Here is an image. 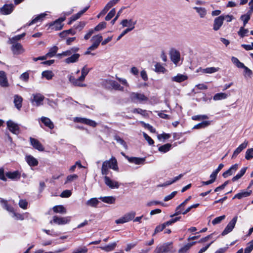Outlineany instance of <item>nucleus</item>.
<instances>
[{
    "label": "nucleus",
    "mask_w": 253,
    "mask_h": 253,
    "mask_svg": "<svg viewBox=\"0 0 253 253\" xmlns=\"http://www.w3.org/2000/svg\"><path fill=\"white\" fill-rule=\"evenodd\" d=\"M173 250L172 243H166L163 245L157 246L154 250V253H167L169 252H174Z\"/></svg>",
    "instance_id": "obj_1"
},
{
    "label": "nucleus",
    "mask_w": 253,
    "mask_h": 253,
    "mask_svg": "<svg viewBox=\"0 0 253 253\" xmlns=\"http://www.w3.org/2000/svg\"><path fill=\"white\" fill-rule=\"evenodd\" d=\"M44 99V96L40 93L32 94L30 101L33 106L38 107L43 104V101Z\"/></svg>",
    "instance_id": "obj_2"
},
{
    "label": "nucleus",
    "mask_w": 253,
    "mask_h": 253,
    "mask_svg": "<svg viewBox=\"0 0 253 253\" xmlns=\"http://www.w3.org/2000/svg\"><path fill=\"white\" fill-rule=\"evenodd\" d=\"M135 212L130 211L126 213L123 216L115 220L116 224H123L132 220L135 216Z\"/></svg>",
    "instance_id": "obj_3"
},
{
    "label": "nucleus",
    "mask_w": 253,
    "mask_h": 253,
    "mask_svg": "<svg viewBox=\"0 0 253 253\" xmlns=\"http://www.w3.org/2000/svg\"><path fill=\"white\" fill-rule=\"evenodd\" d=\"M238 217L235 216L228 223L224 230L221 233L222 236H225L230 233L234 228L236 223L237 221Z\"/></svg>",
    "instance_id": "obj_4"
},
{
    "label": "nucleus",
    "mask_w": 253,
    "mask_h": 253,
    "mask_svg": "<svg viewBox=\"0 0 253 253\" xmlns=\"http://www.w3.org/2000/svg\"><path fill=\"white\" fill-rule=\"evenodd\" d=\"M130 98L133 101H147L148 98L144 94L139 93L132 92L130 94Z\"/></svg>",
    "instance_id": "obj_5"
},
{
    "label": "nucleus",
    "mask_w": 253,
    "mask_h": 253,
    "mask_svg": "<svg viewBox=\"0 0 253 253\" xmlns=\"http://www.w3.org/2000/svg\"><path fill=\"white\" fill-rule=\"evenodd\" d=\"M74 121L84 124L92 127H95L97 125L96 123L94 121L84 118L76 117L74 119Z\"/></svg>",
    "instance_id": "obj_6"
},
{
    "label": "nucleus",
    "mask_w": 253,
    "mask_h": 253,
    "mask_svg": "<svg viewBox=\"0 0 253 253\" xmlns=\"http://www.w3.org/2000/svg\"><path fill=\"white\" fill-rule=\"evenodd\" d=\"M7 126L8 129L13 133L17 134L19 132V128L18 125L11 120L7 122Z\"/></svg>",
    "instance_id": "obj_7"
},
{
    "label": "nucleus",
    "mask_w": 253,
    "mask_h": 253,
    "mask_svg": "<svg viewBox=\"0 0 253 253\" xmlns=\"http://www.w3.org/2000/svg\"><path fill=\"white\" fill-rule=\"evenodd\" d=\"M105 184L110 188L114 189L119 187V184L117 181L111 180L108 176H105L104 177Z\"/></svg>",
    "instance_id": "obj_8"
},
{
    "label": "nucleus",
    "mask_w": 253,
    "mask_h": 253,
    "mask_svg": "<svg viewBox=\"0 0 253 253\" xmlns=\"http://www.w3.org/2000/svg\"><path fill=\"white\" fill-rule=\"evenodd\" d=\"M169 55L171 60L174 64L177 65V63L180 60V55L179 52L175 49H172L170 51Z\"/></svg>",
    "instance_id": "obj_9"
},
{
    "label": "nucleus",
    "mask_w": 253,
    "mask_h": 253,
    "mask_svg": "<svg viewBox=\"0 0 253 253\" xmlns=\"http://www.w3.org/2000/svg\"><path fill=\"white\" fill-rule=\"evenodd\" d=\"M11 50L14 55H19L24 52L22 45L19 43H12Z\"/></svg>",
    "instance_id": "obj_10"
},
{
    "label": "nucleus",
    "mask_w": 253,
    "mask_h": 253,
    "mask_svg": "<svg viewBox=\"0 0 253 253\" xmlns=\"http://www.w3.org/2000/svg\"><path fill=\"white\" fill-rule=\"evenodd\" d=\"M224 16L221 15L215 18L213 22V29L214 31L218 30L223 24Z\"/></svg>",
    "instance_id": "obj_11"
},
{
    "label": "nucleus",
    "mask_w": 253,
    "mask_h": 253,
    "mask_svg": "<svg viewBox=\"0 0 253 253\" xmlns=\"http://www.w3.org/2000/svg\"><path fill=\"white\" fill-rule=\"evenodd\" d=\"M14 9V5L12 4H5L0 8V10L3 15L10 14Z\"/></svg>",
    "instance_id": "obj_12"
},
{
    "label": "nucleus",
    "mask_w": 253,
    "mask_h": 253,
    "mask_svg": "<svg viewBox=\"0 0 253 253\" xmlns=\"http://www.w3.org/2000/svg\"><path fill=\"white\" fill-rule=\"evenodd\" d=\"M105 162H108L107 166L109 168L115 171H118L119 168L118 166V162L117 159L114 157H112L110 159L106 160Z\"/></svg>",
    "instance_id": "obj_13"
},
{
    "label": "nucleus",
    "mask_w": 253,
    "mask_h": 253,
    "mask_svg": "<svg viewBox=\"0 0 253 253\" xmlns=\"http://www.w3.org/2000/svg\"><path fill=\"white\" fill-rule=\"evenodd\" d=\"M7 178L12 180H17L21 177V173L17 170L14 171H8L5 173Z\"/></svg>",
    "instance_id": "obj_14"
},
{
    "label": "nucleus",
    "mask_w": 253,
    "mask_h": 253,
    "mask_svg": "<svg viewBox=\"0 0 253 253\" xmlns=\"http://www.w3.org/2000/svg\"><path fill=\"white\" fill-rule=\"evenodd\" d=\"M63 22V18H60L55 21L53 23L50 24V27L52 29L56 31L61 29L63 27L62 22Z\"/></svg>",
    "instance_id": "obj_15"
},
{
    "label": "nucleus",
    "mask_w": 253,
    "mask_h": 253,
    "mask_svg": "<svg viewBox=\"0 0 253 253\" xmlns=\"http://www.w3.org/2000/svg\"><path fill=\"white\" fill-rule=\"evenodd\" d=\"M30 140L31 144L35 149L40 151H43L44 150L43 146L39 140L31 137L30 138Z\"/></svg>",
    "instance_id": "obj_16"
},
{
    "label": "nucleus",
    "mask_w": 253,
    "mask_h": 253,
    "mask_svg": "<svg viewBox=\"0 0 253 253\" xmlns=\"http://www.w3.org/2000/svg\"><path fill=\"white\" fill-rule=\"evenodd\" d=\"M136 21L133 22L132 19H124L122 21L121 24L123 27H128L127 29H131L132 31L135 27Z\"/></svg>",
    "instance_id": "obj_17"
},
{
    "label": "nucleus",
    "mask_w": 253,
    "mask_h": 253,
    "mask_svg": "<svg viewBox=\"0 0 253 253\" xmlns=\"http://www.w3.org/2000/svg\"><path fill=\"white\" fill-rule=\"evenodd\" d=\"M0 85L4 87L9 85L6 74L3 71H0Z\"/></svg>",
    "instance_id": "obj_18"
},
{
    "label": "nucleus",
    "mask_w": 253,
    "mask_h": 253,
    "mask_svg": "<svg viewBox=\"0 0 253 253\" xmlns=\"http://www.w3.org/2000/svg\"><path fill=\"white\" fill-rule=\"evenodd\" d=\"M69 80L70 82L75 86H78L80 87L86 86V84L83 83L82 80H79V78L75 79L72 75L68 76Z\"/></svg>",
    "instance_id": "obj_19"
},
{
    "label": "nucleus",
    "mask_w": 253,
    "mask_h": 253,
    "mask_svg": "<svg viewBox=\"0 0 253 253\" xmlns=\"http://www.w3.org/2000/svg\"><path fill=\"white\" fill-rule=\"evenodd\" d=\"M42 123L50 129H52L54 128V124L50 119L45 117H42L40 119Z\"/></svg>",
    "instance_id": "obj_20"
},
{
    "label": "nucleus",
    "mask_w": 253,
    "mask_h": 253,
    "mask_svg": "<svg viewBox=\"0 0 253 253\" xmlns=\"http://www.w3.org/2000/svg\"><path fill=\"white\" fill-rule=\"evenodd\" d=\"M248 144V141L245 140L243 143L239 146V147L236 149L234 151L232 158H235L243 150L245 149Z\"/></svg>",
    "instance_id": "obj_21"
},
{
    "label": "nucleus",
    "mask_w": 253,
    "mask_h": 253,
    "mask_svg": "<svg viewBox=\"0 0 253 253\" xmlns=\"http://www.w3.org/2000/svg\"><path fill=\"white\" fill-rule=\"evenodd\" d=\"M238 165L236 164L230 167L229 169L223 172L222 175L224 178L227 177L229 175H231L238 169Z\"/></svg>",
    "instance_id": "obj_22"
},
{
    "label": "nucleus",
    "mask_w": 253,
    "mask_h": 253,
    "mask_svg": "<svg viewBox=\"0 0 253 253\" xmlns=\"http://www.w3.org/2000/svg\"><path fill=\"white\" fill-rule=\"evenodd\" d=\"M47 15L46 13H41V14L37 15L35 18L32 19L31 21H30L28 24H27V26H31L33 24L36 23L39 21H41L43 20L44 17Z\"/></svg>",
    "instance_id": "obj_23"
},
{
    "label": "nucleus",
    "mask_w": 253,
    "mask_h": 253,
    "mask_svg": "<svg viewBox=\"0 0 253 253\" xmlns=\"http://www.w3.org/2000/svg\"><path fill=\"white\" fill-rule=\"evenodd\" d=\"M25 159L28 165L31 167L36 166L38 165V160L31 155L26 156Z\"/></svg>",
    "instance_id": "obj_24"
},
{
    "label": "nucleus",
    "mask_w": 253,
    "mask_h": 253,
    "mask_svg": "<svg viewBox=\"0 0 253 253\" xmlns=\"http://www.w3.org/2000/svg\"><path fill=\"white\" fill-rule=\"evenodd\" d=\"M0 203H1L2 207L3 209H4L7 211L11 213L13 212V211H14L13 208L8 204L7 201L4 200V199L1 198H0Z\"/></svg>",
    "instance_id": "obj_25"
},
{
    "label": "nucleus",
    "mask_w": 253,
    "mask_h": 253,
    "mask_svg": "<svg viewBox=\"0 0 253 253\" xmlns=\"http://www.w3.org/2000/svg\"><path fill=\"white\" fill-rule=\"evenodd\" d=\"M22 97L18 95H15L14 96V103L16 108L20 110L22 107Z\"/></svg>",
    "instance_id": "obj_26"
},
{
    "label": "nucleus",
    "mask_w": 253,
    "mask_h": 253,
    "mask_svg": "<svg viewBox=\"0 0 253 253\" xmlns=\"http://www.w3.org/2000/svg\"><path fill=\"white\" fill-rule=\"evenodd\" d=\"M145 160V158L138 157H129L128 158V161L130 163H134L136 165L143 164Z\"/></svg>",
    "instance_id": "obj_27"
},
{
    "label": "nucleus",
    "mask_w": 253,
    "mask_h": 253,
    "mask_svg": "<svg viewBox=\"0 0 253 253\" xmlns=\"http://www.w3.org/2000/svg\"><path fill=\"white\" fill-rule=\"evenodd\" d=\"M99 202L96 198H92L85 203L86 206L90 207L96 208Z\"/></svg>",
    "instance_id": "obj_28"
},
{
    "label": "nucleus",
    "mask_w": 253,
    "mask_h": 253,
    "mask_svg": "<svg viewBox=\"0 0 253 253\" xmlns=\"http://www.w3.org/2000/svg\"><path fill=\"white\" fill-rule=\"evenodd\" d=\"M80 56L79 54L75 53L70 57L66 58L65 61L67 64L75 63L78 60Z\"/></svg>",
    "instance_id": "obj_29"
},
{
    "label": "nucleus",
    "mask_w": 253,
    "mask_h": 253,
    "mask_svg": "<svg viewBox=\"0 0 253 253\" xmlns=\"http://www.w3.org/2000/svg\"><path fill=\"white\" fill-rule=\"evenodd\" d=\"M252 192V190H250L249 191H242L240 193L236 194L233 199L237 198L238 199H241L243 198L247 197L250 196Z\"/></svg>",
    "instance_id": "obj_30"
},
{
    "label": "nucleus",
    "mask_w": 253,
    "mask_h": 253,
    "mask_svg": "<svg viewBox=\"0 0 253 253\" xmlns=\"http://www.w3.org/2000/svg\"><path fill=\"white\" fill-rule=\"evenodd\" d=\"M103 202L112 204L115 202L116 198L113 196L100 197L99 198Z\"/></svg>",
    "instance_id": "obj_31"
},
{
    "label": "nucleus",
    "mask_w": 253,
    "mask_h": 253,
    "mask_svg": "<svg viewBox=\"0 0 253 253\" xmlns=\"http://www.w3.org/2000/svg\"><path fill=\"white\" fill-rule=\"evenodd\" d=\"M187 79V77L186 76L182 75V74H178L176 76L173 77L171 78V81L173 82H175L177 83H180L183 81H185Z\"/></svg>",
    "instance_id": "obj_32"
},
{
    "label": "nucleus",
    "mask_w": 253,
    "mask_h": 253,
    "mask_svg": "<svg viewBox=\"0 0 253 253\" xmlns=\"http://www.w3.org/2000/svg\"><path fill=\"white\" fill-rule=\"evenodd\" d=\"M58 49V47L56 46H54L51 47L49 51L45 54L46 58H51L56 55Z\"/></svg>",
    "instance_id": "obj_33"
},
{
    "label": "nucleus",
    "mask_w": 253,
    "mask_h": 253,
    "mask_svg": "<svg viewBox=\"0 0 253 253\" xmlns=\"http://www.w3.org/2000/svg\"><path fill=\"white\" fill-rule=\"evenodd\" d=\"M117 246L116 243H112L108 245L103 247H100L99 248L105 252H110L115 249Z\"/></svg>",
    "instance_id": "obj_34"
},
{
    "label": "nucleus",
    "mask_w": 253,
    "mask_h": 253,
    "mask_svg": "<svg viewBox=\"0 0 253 253\" xmlns=\"http://www.w3.org/2000/svg\"><path fill=\"white\" fill-rule=\"evenodd\" d=\"M90 69L87 68L86 66H84L81 70L82 75L79 78V80H82V82L84 81L86 76L88 74Z\"/></svg>",
    "instance_id": "obj_35"
},
{
    "label": "nucleus",
    "mask_w": 253,
    "mask_h": 253,
    "mask_svg": "<svg viewBox=\"0 0 253 253\" xmlns=\"http://www.w3.org/2000/svg\"><path fill=\"white\" fill-rule=\"evenodd\" d=\"M193 8L196 10L201 18L205 17L207 14V10L204 7H194Z\"/></svg>",
    "instance_id": "obj_36"
},
{
    "label": "nucleus",
    "mask_w": 253,
    "mask_h": 253,
    "mask_svg": "<svg viewBox=\"0 0 253 253\" xmlns=\"http://www.w3.org/2000/svg\"><path fill=\"white\" fill-rule=\"evenodd\" d=\"M247 169V167L242 168L240 172L232 178V180L234 182L241 178L245 174Z\"/></svg>",
    "instance_id": "obj_37"
},
{
    "label": "nucleus",
    "mask_w": 253,
    "mask_h": 253,
    "mask_svg": "<svg viewBox=\"0 0 253 253\" xmlns=\"http://www.w3.org/2000/svg\"><path fill=\"white\" fill-rule=\"evenodd\" d=\"M102 40V37L100 35H97L92 37L91 41L93 42V43L99 46L100 42Z\"/></svg>",
    "instance_id": "obj_38"
},
{
    "label": "nucleus",
    "mask_w": 253,
    "mask_h": 253,
    "mask_svg": "<svg viewBox=\"0 0 253 253\" xmlns=\"http://www.w3.org/2000/svg\"><path fill=\"white\" fill-rule=\"evenodd\" d=\"M210 125V122L208 121H203L200 123L197 124L193 126L194 129H200L205 128Z\"/></svg>",
    "instance_id": "obj_39"
},
{
    "label": "nucleus",
    "mask_w": 253,
    "mask_h": 253,
    "mask_svg": "<svg viewBox=\"0 0 253 253\" xmlns=\"http://www.w3.org/2000/svg\"><path fill=\"white\" fill-rule=\"evenodd\" d=\"M186 205H182V203L180 204L178 206H177L175 210V212L174 214L170 215V217H173L175 215H179L180 214H183V212L184 211V207Z\"/></svg>",
    "instance_id": "obj_40"
},
{
    "label": "nucleus",
    "mask_w": 253,
    "mask_h": 253,
    "mask_svg": "<svg viewBox=\"0 0 253 253\" xmlns=\"http://www.w3.org/2000/svg\"><path fill=\"white\" fill-rule=\"evenodd\" d=\"M227 96H228L227 94L225 93H223V92L218 93L215 94L214 95L213 99L215 101L220 100H222V99L226 98L227 97Z\"/></svg>",
    "instance_id": "obj_41"
},
{
    "label": "nucleus",
    "mask_w": 253,
    "mask_h": 253,
    "mask_svg": "<svg viewBox=\"0 0 253 253\" xmlns=\"http://www.w3.org/2000/svg\"><path fill=\"white\" fill-rule=\"evenodd\" d=\"M108 162H103L101 168V173L102 175L106 176L109 173V167L107 166Z\"/></svg>",
    "instance_id": "obj_42"
},
{
    "label": "nucleus",
    "mask_w": 253,
    "mask_h": 253,
    "mask_svg": "<svg viewBox=\"0 0 253 253\" xmlns=\"http://www.w3.org/2000/svg\"><path fill=\"white\" fill-rule=\"evenodd\" d=\"M251 12H247L246 14L241 17V19L243 21V26L245 27L251 18Z\"/></svg>",
    "instance_id": "obj_43"
},
{
    "label": "nucleus",
    "mask_w": 253,
    "mask_h": 253,
    "mask_svg": "<svg viewBox=\"0 0 253 253\" xmlns=\"http://www.w3.org/2000/svg\"><path fill=\"white\" fill-rule=\"evenodd\" d=\"M42 77L46 78L48 80H51L53 77V73L51 71L47 70L42 72Z\"/></svg>",
    "instance_id": "obj_44"
},
{
    "label": "nucleus",
    "mask_w": 253,
    "mask_h": 253,
    "mask_svg": "<svg viewBox=\"0 0 253 253\" xmlns=\"http://www.w3.org/2000/svg\"><path fill=\"white\" fill-rule=\"evenodd\" d=\"M219 70L218 68H215V67H209L204 68V70H203V73H206V74H212L215 72H217Z\"/></svg>",
    "instance_id": "obj_45"
},
{
    "label": "nucleus",
    "mask_w": 253,
    "mask_h": 253,
    "mask_svg": "<svg viewBox=\"0 0 253 253\" xmlns=\"http://www.w3.org/2000/svg\"><path fill=\"white\" fill-rule=\"evenodd\" d=\"M171 147V145L170 144L167 143L160 146L158 149L159 151L161 152L166 153L168 152L170 149Z\"/></svg>",
    "instance_id": "obj_46"
},
{
    "label": "nucleus",
    "mask_w": 253,
    "mask_h": 253,
    "mask_svg": "<svg viewBox=\"0 0 253 253\" xmlns=\"http://www.w3.org/2000/svg\"><path fill=\"white\" fill-rule=\"evenodd\" d=\"M78 178V176L76 174L69 175L67 176L64 184L68 183L74 181Z\"/></svg>",
    "instance_id": "obj_47"
},
{
    "label": "nucleus",
    "mask_w": 253,
    "mask_h": 253,
    "mask_svg": "<svg viewBox=\"0 0 253 253\" xmlns=\"http://www.w3.org/2000/svg\"><path fill=\"white\" fill-rule=\"evenodd\" d=\"M26 34L23 33V34L19 35H17L14 36V37L10 39V42L11 43H15L16 42L21 40L22 38H23L25 36Z\"/></svg>",
    "instance_id": "obj_48"
},
{
    "label": "nucleus",
    "mask_w": 253,
    "mask_h": 253,
    "mask_svg": "<svg viewBox=\"0 0 253 253\" xmlns=\"http://www.w3.org/2000/svg\"><path fill=\"white\" fill-rule=\"evenodd\" d=\"M114 139L115 140L118 142V143H119L120 144H121L122 145H123V146L126 149L127 148V145H126V142L123 139H122L120 136H118V135H116L114 137Z\"/></svg>",
    "instance_id": "obj_49"
},
{
    "label": "nucleus",
    "mask_w": 253,
    "mask_h": 253,
    "mask_svg": "<svg viewBox=\"0 0 253 253\" xmlns=\"http://www.w3.org/2000/svg\"><path fill=\"white\" fill-rule=\"evenodd\" d=\"M231 61L238 68H242L243 67H244V64L241 63L236 57H232Z\"/></svg>",
    "instance_id": "obj_50"
},
{
    "label": "nucleus",
    "mask_w": 253,
    "mask_h": 253,
    "mask_svg": "<svg viewBox=\"0 0 253 253\" xmlns=\"http://www.w3.org/2000/svg\"><path fill=\"white\" fill-rule=\"evenodd\" d=\"M155 67V71L156 72L164 73L166 71L165 68L159 63H156Z\"/></svg>",
    "instance_id": "obj_51"
},
{
    "label": "nucleus",
    "mask_w": 253,
    "mask_h": 253,
    "mask_svg": "<svg viewBox=\"0 0 253 253\" xmlns=\"http://www.w3.org/2000/svg\"><path fill=\"white\" fill-rule=\"evenodd\" d=\"M245 158L250 160L253 158V148L248 149L246 152Z\"/></svg>",
    "instance_id": "obj_52"
},
{
    "label": "nucleus",
    "mask_w": 253,
    "mask_h": 253,
    "mask_svg": "<svg viewBox=\"0 0 253 253\" xmlns=\"http://www.w3.org/2000/svg\"><path fill=\"white\" fill-rule=\"evenodd\" d=\"M225 218V215H223L218 217H217L215 218L212 221V224L214 225L220 223L223 220H224Z\"/></svg>",
    "instance_id": "obj_53"
},
{
    "label": "nucleus",
    "mask_w": 253,
    "mask_h": 253,
    "mask_svg": "<svg viewBox=\"0 0 253 253\" xmlns=\"http://www.w3.org/2000/svg\"><path fill=\"white\" fill-rule=\"evenodd\" d=\"M51 223H53L56 224L60 225L63 223V220L62 217H59L57 216H54L53 220L51 221Z\"/></svg>",
    "instance_id": "obj_54"
},
{
    "label": "nucleus",
    "mask_w": 253,
    "mask_h": 253,
    "mask_svg": "<svg viewBox=\"0 0 253 253\" xmlns=\"http://www.w3.org/2000/svg\"><path fill=\"white\" fill-rule=\"evenodd\" d=\"M253 250V240L248 243L245 249L244 253H250Z\"/></svg>",
    "instance_id": "obj_55"
},
{
    "label": "nucleus",
    "mask_w": 253,
    "mask_h": 253,
    "mask_svg": "<svg viewBox=\"0 0 253 253\" xmlns=\"http://www.w3.org/2000/svg\"><path fill=\"white\" fill-rule=\"evenodd\" d=\"M87 251L88 250L86 247H80L75 250L73 253H86Z\"/></svg>",
    "instance_id": "obj_56"
},
{
    "label": "nucleus",
    "mask_w": 253,
    "mask_h": 253,
    "mask_svg": "<svg viewBox=\"0 0 253 253\" xmlns=\"http://www.w3.org/2000/svg\"><path fill=\"white\" fill-rule=\"evenodd\" d=\"M244 27H245L244 26L241 27L240 30L238 32V35L242 38L245 37L249 32L248 30L245 29Z\"/></svg>",
    "instance_id": "obj_57"
},
{
    "label": "nucleus",
    "mask_w": 253,
    "mask_h": 253,
    "mask_svg": "<svg viewBox=\"0 0 253 253\" xmlns=\"http://www.w3.org/2000/svg\"><path fill=\"white\" fill-rule=\"evenodd\" d=\"M208 118H209L208 116L206 115H196V116H194L192 117V120H196V121H200L201 120L207 119Z\"/></svg>",
    "instance_id": "obj_58"
},
{
    "label": "nucleus",
    "mask_w": 253,
    "mask_h": 253,
    "mask_svg": "<svg viewBox=\"0 0 253 253\" xmlns=\"http://www.w3.org/2000/svg\"><path fill=\"white\" fill-rule=\"evenodd\" d=\"M106 26V23L105 22H102L98 24L95 28L94 30L96 31H100L104 29Z\"/></svg>",
    "instance_id": "obj_59"
},
{
    "label": "nucleus",
    "mask_w": 253,
    "mask_h": 253,
    "mask_svg": "<svg viewBox=\"0 0 253 253\" xmlns=\"http://www.w3.org/2000/svg\"><path fill=\"white\" fill-rule=\"evenodd\" d=\"M12 217L16 220H23L24 219L22 214L19 213H16L14 211L12 213Z\"/></svg>",
    "instance_id": "obj_60"
},
{
    "label": "nucleus",
    "mask_w": 253,
    "mask_h": 253,
    "mask_svg": "<svg viewBox=\"0 0 253 253\" xmlns=\"http://www.w3.org/2000/svg\"><path fill=\"white\" fill-rule=\"evenodd\" d=\"M116 13V10L115 8H113L107 15L105 17L106 21L110 20L112 17H113Z\"/></svg>",
    "instance_id": "obj_61"
},
{
    "label": "nucleus",
    "mask_w": 253,
    "mask_h": 253,
    "mask_svg": "<svg viewBox=\"0 0 253 253\" xmlns=\"http://www.w3.org/2000/svg\"><path fill=\"white\" fill-rule=\"evenodd\" d=\"M29 78V74L27 72L23 73L20 76V80L26 82H28Z\"/></svg>",
    "instance_id": "obj_62"
},
{
    "label": "nucleus",
    "mask_w": 253,
    "mask_h": 253,
    "mask_svg": "<svg viewBox=\"0 0 253 253\" xmlns=\"http://www.w3.org/2000/svg\"><path fill=\"white\" fill-rule=\"evenodd\" d=\"M0 179L4 181L7 180V177L4 173V169L3 168H0Z\"/></svg>",
    "instance_id": "obj_63"
},
{
    "label": "nucleus",
    "mask_w": 253,
    "mask_h": 253,
    "mask_svg": "<svg viewBox=\"0 0 253 253\" xmlns=\"http://www.w3.org/2000/svg\"><path fill=\"white\" fill-rule=\"evenodd\" d=\"M190 249L189 246L187 244L179 250L178 253H186Z\"/></svg>",
    "instance_id": "obj_64"
}]
</instances>
